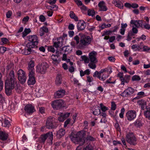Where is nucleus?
<instances>
[{"instance_id":"nucleus-20","label":"nucleus","mask_w":150,"mask_h":150,"mask_svg":"<svg viewBox=\"0 0 150 150\" xmlns=\"http://www.w3.org/2000/svg\"><path fill=\"white\" fill-rule=\"evenodd\" d=\"M130 80V76H129L126 75H125L124 77H123L120 80L121 81V84L124 85L125 83H128Z\"/></svg>"},{"instance_id":"nucleus-38","label":"nucleus","mask_w":150,"mask_h":150,"mask_svg":"<svg viewBox=\"0 0 150 150\" xmlns=\"http://www.w3.org/2000/svg\"><path fill=\"white\" fill-rule=\"evenodd\" d=\"M83 150H93V148L91 145L89 144L84 146Z\"/></svg>"},{"instance_id":"nucleus-11","label":"nucleus","mask_w":150,"mask_h":150,"mask_svg":"<svg viewBox=\"0 0 150 150\" xmlns=\"http://www.w3.org/2000/svg\"><path fill=\"white\" fill-rule=\"evenodd\" d=\"M28 40L34 46L37 45L38 42L37 37L36 35H29L28 36Z\"/></svg>"},{"instance_id":"nucleus-30","label":"nucleus","mask_w":150,"mask_h":150,"mask_svg":"<svg viewBox=\"0 0 150 150\" xmlns=\"http://www.w3.org/2000/svg\"><path fill=\"white\" fill-rule=\"evenodd\" d=\"M134 123L135 126L137 127H140L143 125L142 121L139 120H136Z\"/></svg>"},{"instance_id":"nucleus-54","label":"nucleus","mask_w":150,"mask_h":150,"mask_svg":"<svg viewBox=\"0 0 150 150\" xmlns=\"http://www.w3.org/2000/svg\"><path fill=\"white\" fill-rule=\"evenodd\" d=\"M74 1L78 6L82 5V2L80 0H74Z\"/></svg>"},{"instance_id":"nucleus-29","label":"nucleus","mask_w":150,"mask_h":150,"mask_svg":"<svg viewBox=\"0 0 150 150\" xmlns=\"http://www.w3.org/2000/svg\"><path fill=\"white\" fill-rule=\"evenodd\" d=\"M62 83V77L61 75L58 74L57 76L56 80L55 83L57 85H59Z\"/></svg>"},{"instance_id":"nucleus-18","label":"nucleus","mask_w":150,"mask_h":150,"mask_svg":"<svg viewBox=\"0 0 150 150\" xmlns=\"http://www.w3.org/2000/svg\"><path fill=\"white\" fill-rule=\"evenodd\" d=\"M62 39L60 38H57L56 41H54V47H61L62 45Z\"/></svg>"},{"instance_id":"nucleus-55","label":"nucleus","mask_w":150,"mask_h":150,"mask_svg":"<svg viewBox=\"0 0 150 150\" xmlns=\"http://www.w3.org/2000/svg\"><path fill=\"white\" fill-rule=\"evenodd\" d=\"M108 75H107L105 76H104V75H103L102 77H101L100 76H98V78L102 81H104L108 77Z\"/></svg>"},{"instance_id":"nucleus-45","label":"nucleus","mask_w":150,"mask_h":150,"mask_svg":"<svg viewBox=\"0 0 150 150\" xmlns=\"http://www.w3.org/2000/svg\"><path fill=\"white\" fill-rule=\"evenodd\" d=\"M133 36V35H132V32L131 31H129L128 34L127 40L128 41H130L132 39V37Z\"/></svg>"},{"instance_id":"nucleus-40","label":"nucleus","mask_w":150,"mask_h":150,"mask_svg":"<svg viewBox=\"0 0 150 150\" xmlns=\"http://www.w3.org/2000/svg\"><path fill=\"white\" fill-rule=\"evenodd\" d=\"M88 15L89 16H93L95 14V11L93 9H88Z\"/></svg>"},{"instance_id":"nucleus-12","label":"nucleus","mask_w":150,"mask_h":150,"mask_svg":"<svg viewBox=\"0 0 150 150\" xmlns=\"http://www.w3.org/2000/svg\"><path fill=\"white\" fill-rule=\"evenodd\" d=\"M25 111L28 114H30L35 110L34 107L31 104L26 105L24 108Z\"/></svg>"},{"instance_id":"nucleus-57","label":"nucleus","mask_w":150,"mask_h":150,"mask_svg":"<svg viewBox=\"0 0 150 150\" xmlns=\"http://www.w3.org/2000/svg\"><path fill=\"white\" fill-rule=\"evenodd\" d=\"M1 40L2 42L4 44H7L8 42V40L6 38H2Z\"/></svg>"},{"instance_id":"nucleus-2","label":"nucleus","mask_w":150,"mask_h":150,"mask_svg":"<svg viewBox=\"0 0 150 150\" xmlns=\"http://www.w3.org/2000/svg\"><path fill=\"white\" fill-rule=\"evenodd\" d=\"M85 133L84 131L79 132L75 134H72L70 136L71 141L75 144H79L76 150H81V146L84 143Z\"/></svg>"},{"instance_id":"nucleus-10","label":"nucleus","mask_w":150,"mask_h":150,"mask_svg":"<svg viewBox=\"0 0 150 150\" xmlns=\"http://www.w3.org/2000/svg\"><path fill=\"white\" fill-rule=\"evenodd\" d=\"M136 112L134 110H130L128 111L126 114L127 119L129 120H132L134 119L136 117Z\"/></svg>"},{"instance_id":"nucleus-52","label":"nucleus","mask_w":150,"mask_h":150,"mask_svg":"<svg viewBox=\"0 0 150 150\" xmlns=\"http://www.w3.org/2000/svg\"><path fill=\"white\" fill-rule=\"evenodd\" d=\"M39 19L41 22H43L45 21L46 18L43 15H41L39 17Z\"/></svg>"},{"instance_id":"nucleus-6","label":"nucleus","mask_w":150,"mask_h":150,"mask_svg":"<svg viewBox=\"0 0 150 150\" xmlns=\"http://www.w3.org/2000/svg\"><path fill=\"white\" fill-rule=\"evenodd\" d=\"M127 142L130 144L134 145L136 144V139L134 135L132 133L128 134L126 138Z\"/></svg>"},{"instance_id":"nucleus-44","label":"nucleus","mask_w":150,"mask_h":150,"mask_svg":"<svg viewBox=\"0 0 150 150\" xmlns=\"http://www.w3.org/2000/svg\"><path fill=\"white\" fill-rule=\"evenodd\" d=\"M71 80L73 82L74 85H80V84L79 83V81L76 78H71Z\"/></svg>"},{"instance_id":"nucleus-41","label":"nucleus","mask_w":150,"mask_h":150,"mask_svg":"<svg viewBox=\"0 0 150 150\" xmlns=\"http://www.w3.org/2000/svg\"><path fill=\"white\" fill-rule=\"evenodd\" d=\"M96 63L91 62L89 63L88 64V67L92 69H95L96 67V66L95 64Z\"/></svg>"},{"instance_id":"nucleus-53","label":"nucleus","mask_w":150,"mask_h":150,"mask_svg":"<svg viewBox=\"0 0 150 150\" xmlns=\"http://www.w3.org/2000/svg\"><path fill=\"white\" fill-rule=\"evenodd\" d=\"M71 120V119L69 118L68 119L66 120L64 123V127H66L67 125L69 124V122H70Z\"/></svg>"},{"instance_id":"nucleus-22","label":"nucleus","mask_w":150,"mask_h":150,"mask_svg":"<svg viewBox=\"0 0 150 150\" xmlns=\"http://www.w3.org/2000/svg\"><path fill=\"white\" fill-rule=\"evenodd\" d=\"M53 137V135L52 132L47 133V143L49 145H51L52 144Z\"/></svg>"},{"instance_id":"nucleus-23","label":"nucleus","mask_w":150,"mask_h":150,"mask_svg":"<svg viewBox=\"0 0 150 150\" xmlns=\"http://www.w3.org/2000/svg\"><path fill=\"white\" fill-rule=\"evenodd\" d=\"M133 51L148 52L150 50L149 47H132Z\"/></svg>"},{"instance_id":"nucleus-62","label":"nucleus","mask_w":150,"mask_h":150,"mask_svg":"<svg viewBox=\"0 0 150 150\" xmlns=\"http://www.w3.org/2000/svg\"><path fill=\"white\" fill-rule=\"evenodd\" d=\"M115 126L117 129V130L118 131H120V127L119 126V124L118 123L116 122L115 125Z\"/></svg>"},{"instance_id":"nucleus-43","label":"nucleus","mask_w":150,"mask_h":150,"mask_svg":"<svg viewBox=\"0 0 150 150\" xmlns=\"http://www.w3.org/2000/svg\"><path fill=\"white\" fill-rule=\"evenodd\" d=\"M100 107L102 111L103 112H105L108 110V108L104 106L102 103L100 104Z\"/></svg>"},{"instance_id":"nucleus-3","label":"nucleus","mask_w":150,"mask_h":150,"mask_svg":"<svg viewBox=\"0 0 150 150\" xmlns=\"http://www.w3.org/2000/svg\"><path fill=\"white\" fill-rule=\"evenodd\" d=\"M18 80L22 84L25 83L26 81V76L25 72L22 69H19L17 72Z\"/></svg>"},{"instance_id":"nucleus-19","label":"nucleus","mask_w":150,"mask_h":150,"mask_svg":"<svg viewBox=\"0 0 150 150\" xmlns=\"http://www.w3.org/2000/svg\"><path fill=\"white\" fill-rule=\"evenodd\" d=\"M112 3L116 7L120 9H122L123 8V4L119 0H114L112 2Z\"/></svg>"},{"instance_id":"nucleus-28","label":"nucleus","mask_w":150,"mask_h":150,"mask_svg":"<svg viewBox=\"0 0 150 150\" xmlns=\"http://www.w3.org/2000/svg\"><path fill=\"white\" fill-rule=\"evenodd\" d=\"M45 33H47V27L46 26H43L40 28L39 31L40 35L42 36L45 34Z\"/></svg>"},{"instance_id":"nucleus-59","label":"nucleus","mask_w":150,"mask_h":150,"mask_svg":"<svg viewBox=\"0 0 150 150\" xmlns=\"http://www.w3.org/2000/svg\"><path fill=\"white\" fill-rule=\"evenodd\" d=\"M144 26V28L147 30H149L150 28V25L148 23H145Z\"/></svg>"},{"instance_id":"nucleus-47","label":"nucleus","mask_w":150,"mask_h":150,"mask_svg":"<svg viewBox=\"0 0 150 150\" xmlns=\"http://www.w3.org/2000/svg\"><path fill=\"white\" fill-rule=\"evenodd\" d=\"M125 110L124 108H121L120 112L119 114V116L121 118H123V117Z\"/></svg>"},{"instance_id":"nucleus-17","label":"nucleus","mask_w":150,"mask_h":150,"mask_svg":"<svg viewBox=\"0 0 150 150\" xmlns=\"http://www.w3.org/2000/svg\"><path fill=\"white\" fill-rule=\"evenodd\" d=\"M65 93V91L64 90L60 89L55 93L54 96L56 98H61L64 95Z\"/></svg>"},{"instance_id":"nucleus-25","label":"nucleus","mask_w":150,"mask_h":150,"mask_svg":"<svg viewBox=\"0 0 150 150\" xmlns=\"http://www.w3.org/2000/svg\"><path fill=\"white\" fill-rule=\"evenodd\" d=\"M77 26L78 30H82L85 28V24L84 22H79L78 23Z\"/></svg>"},{"instance_id":"nucleus-56","label":"nucleus","mask_w":150,"mask_h":150,"mask_svg":"<svg viewBox=\"0 0 150 150\" xmlns=\"http://www.w3.org/2000/svg\"><path fill=\"white\" fill-rule=\"evenodd\" d=\"M74 40L76 41L77 45L79 43L80 39L79 38L78 35H77L74 37Z\"/></svg>"},{"instance_id":"nucleus-13","label":"nucleus","mask_w":150,"mask_h":150,"mask_svg":"<svg viewBox=\"0 0 150 150\" xmlns=\"http://www.w3.org/2000/svg\"><path fill=\"white\" fill-rule=\"evenodd\" d=\"M130 23L132 25H133V26L137 28L142 27L143 24V23L142 21L131 20Z\"/></svg>"},{"instance_id":"nucleus-27","label":"nucleus","mask_w":150,"mask_h":150,"mask_svg":"<svg viewBox=\"0 0 150 150\" xmlns=\"http://www.w3.org/2000/svg\"><path fill=\"white\" fill-rule=\"evenodd\" d=\"M138 103L141 106V108L142 110H144L146 107V102L143 100H139L138 102Z\"/></svg>"},{"instance_id":"nucleus-58","label":"nucleus","mask_w":150,"mask_h":150,"mask_svg":"<svg viewBox=\"0 0 150 150\" xmlns=\"http://www.w3.org/2000/svg\"><path fill=\"white\" fill-rule=\"evenodd\" d=\"M48 50H50V51H51L52 52H54L55 51H56L57 50V47H55V49L54 48V47H48Z\"/></svg>"},{"instance_id":"nucleus-21","label":"nucleus","mask_w":150,"mask_h":150,"mask_svg":"<svg viewBox=\"0 0 150 150\" xmlns=\"http://www.w3.org/2000/svg\"><path fill=\"white\" fill-rule=\"evenodd\" d=\"M65 133V130L63 129H61L59 130L57 133V137L58 138H60L64 136Z\"/></svg>"},{"instance_id":"nucleus-16","label":"nucleus","mask_w":150,"mask_h":150,"mask_svg":"<svg viewBox=\"0 0 150 150\" xmlns=\"http://www.w3.org/2000/svg\"><path fill=\"white\" fill-rule=\"evenodd\" d=\"M98 6L99 8L100 11H105L108 10L106 4L104 1H102L100 2L98 4Z\"/></svg>"},{"instance_id":"nucleus-36","label":"nucleus","mask_w":150,"mask_h":150,"mask_svg":"<svg viewBox=\"0 0 150 150\" xmlns=\"http://www.w3.org/2000/svg\"><path fill=\"white\" fill-rule=\"evenodd\" d=\"M144 114L146 117L150 120V108H148L146 111H145Z\"/></svg>"},{"instance_id":"nucleus-48","label":"nucleus","mask_w":150,"mask_h":150,"mask_svg":"<svg viewBox=\"0 0 150 150\" xmlns=\"http://www.w3.org/2000/svg\"><path fill=\"white\" fill-rule=\"evenodd\" d=\"M114 30L112 31H108L107 32L108 34H109L110 33H112V32H116L117 30L119 28V27L117 25H116L115 26L114 28Z\"/></svg>"},{"instance_id":"nucleus-7","label":"nucleus","mask_w":150,"mask_h":150,"mask_svg":"<svg viewBox=\"0 0 150 150\" xmlns=\"http://www.w3.org/2000/svg\"><path fill=\"white\" fill-rule=\"evenodd\" d=\"M64 103V102L63 100L59 99L53 102L51 105L54 109L57 110L61 108Z\"/></svg>"},{"instance_id":"nucleus-60","label":"nucleus","mask_w":150,"mask_h":150,"mask_svg":"<svg viewBox=\"0 0 150 150\" xmlns=\"http://www.w3.org/2000/svg\"><path fill=\"white\" fill-rule=\"evenodd\" d=\"M6 47H0V53L3 54L6 50Z\"/></svg>"},{"instance_id":"nucleus-51","label":"nucleus","mask_w":150,"mask_h":150,"mask_svg":"<svg viewBox=\"0 0 150 150\" xmlns=\"http://www.w3.org/2000/svg\"><path fill=\"white\" fill-rule=\"evenodd\" d=\"M111 110H115L116 108V105L115 103L114 102H112L111 103Z\"/></svg>"},{"instance_id":"nucleus-63","label":"nucleus","mask_w":150,"mask_h":150,"mask_svg":"<svg viewBox=\"0 0 150 150\" xmlns=\"http://www.w3.org/2000/svg\"><path fill=\"white\" fill-rule=\"evenodd\" d=\"M74 32L73 31H69L68 32V34L70 37H72L74 35Z\"/></svg>"},{"instance_id":"nucleus-24","label":"nucleus","mask_w":150,"mask_h":150,"mask_svg":"<svg viewBox=\"0 0 150 150\" xmlns=\"http://www.w3.org/2000/svg\"><path fill=\"white\" fill-rule=\"evenodd\" d=\"M8 135L5 132L0 131V139L3 141L6 140L8 137Z\"/></svg>"},{"instance_id":"nucleus-32","label":"nucleus","mask_w":150,"mask_h":150,"mask_svg":"<svg viewBox=\"0 0 150 150\" xmlns=\"http://www.w3.org/2000/svg\"><path fill=\"white\" fill-rule=\"evenodd\" d=\"M47 139V133L42 134L40 138L41 142L44 143Z\"/></svg>"},{"instance_id":"nucleus-34","label":"nucleus","mask_w":150,"mask_h":150,"mask_svg":"<svg viewBox=\"0 0 150 150\" xmlns=\"http://www.w3.org/2000/svg\"><path fill=\"white\" fill-rule=\"evenodd\" d=\"M2 126L4 127H8L11 125L10 122L8 120H4V122L2 123Z\"/></svg>"},{"instance_id":"nucleus-61","label":"nucleus","mask_w":150,"mask_h":150,"mask_svg":"<svg viewBox=\"0 0 150 150\" xmlns=\"http://www.w3.org/2000/svg\"><path fill=\"white\" fill-rule=\"evenodd\" d=\"M72 50V47H66V49L65 50V52H67L68 53H70Z\"/></svg>"},{"instance_id":"nucleus-5","label":"nucleus","mask_w":150,"mask_h":150,"mask_svg":"<svg viewBox=\"0 0 150 150\" xmlns=\"http://www.w3.org/2000/svg\"><path fill=\"white\" fill-rule=\"evenodd\" d=\"M91 41V39L89 36H86L84 35H83L80 40L81 45H88L90 44Z\"/></svg>"},{"instance_id":"nucleus-31","label":"nucleus","mask_w":150,"mask_h":150,"mask_svg":"<svg viewBox=\"0 0 150 150\" xmlns=\"http://www.w3.org/2000/svg\"><path fill=\"white\" fill-rule=\"evenodd\" d=\"M81 58L82 60L86 64L89 63V61H90L89 58L86 55H84L81 56Z\"/></svg>"},{"instance_id":"nucleus-33","label":"nucleus","mask_w":150,"mask_h":150,"mask_svg":"<svg viewBox=\"0 0 150 150\" xmlns=\"http://www.w3.org/2000/svg\"><path fill=\"white\" fill-rule=\"evenodd\" d=\"M58 115L59 116L58 118V120L60 122H63L65 119L63 116V113L62 112L58 113Z\"/></svg>"},{"instance_id":"nucleus-42","label":"nucleus","mask_w":150,"mask_h":150,"mask_svg":"<svg viewBox=\"0 0 150 150\" xmlns=\"http://www.w3.org/2000/svg\"><path fill=\"white\" fill-rule=\"evenodd\" d=\"M100 112V110L99 109L98 107H97L96 108V109H95L93 111V113L95 115H98Z\"/></svg>"},{"instance_id":"nucleus-15","label":"nucleus","mask_w":150,"mask_h":150,"mask_svg":"<svg viewBox=\"0 0 150 150\" xmlns=\"http://www.w3.org/2000/svg\"><path fill=\"white\" fill-rule=\"evenodd\" d=\"M34 62L32 60H31L28 63V69L29 73H35V69L34 68Z\"/></svg>"},{"instance_id":"nucleus-4","label":"nucleus","mask_w":150,"mask_h":150,"mask_svg":"<svg viewBox=\"0 0 150 150\" xmlns=\"http://www.w3.org/2000/svg\"><path fill=\"white\" fill-rule=\"evenodd\" d=\"M47 63L46 62H43L41 65L37 66L36 70V72L42 74H44L47 70Z\"/></svg>"},{"instance_id":"nucleus-14","label":"nucleus","mask_w":150,"mask_h":150,"mask_svg":"<svg viewBox=\"0 0 150 150\" xmlns=\"http://www.w3.org/2000/svg\"><path fill=\"white\" fill-rule=\"evenodd\" d=\"M35 73H29V79L28 80V85H33L35 84L36 81L34 75Z\"/></svg>"},{"instance_id":"nucleus-1","label":"nucleus","mask_w":150,"mask_h":150,"mask_svg":"<svg viewBox=\"0 0 150 150\" xmlns=\"http://www.w3.org/2000/svg\"><path fill=\"white\" fill-rule=\"evenodd\" d=\"M17 81L14 72L11 70L5 82V91L8 95H10L11 90L14 89L17 85Z\"/></svg>"},{"instance_id":"nucleus-64","label":"nucleus","mask_w":150,"mask_h":150,"mask_svg":"<svg viewBox=\"0 0 150 150\" xmlns=\"http://www.w3.org/2000/svg\"><path fill=\"white\" fill-rule=\"evenodd\" d=\"M93 80V78L92 77L88 76L87 77V81L88 82H91Z\"/></svg>"},{"instance_id":"nucleus-39","label":"nucleus","mask_w":150,"mask_h":150,"mask_svg":"<svg viewBox=\"0 0 150 150\" xmlns=\"http://www.w3.org/2000/svg\"><path fill=\"white\" fill-rule=\"evenodd\" d=\"M132 31H131L132 32V35H134V34H136L138 33V30L137 29V27H136L134 26H132Z\"/></svg>"},{"instance_id":"nucleus-35","label":"nucleus","mask_w":150,"mask_h":150,"mask_svg":"<svg viewBox=\"0 0 150 150\" xmlns=\"http://www.w3.org/2000/svg\"><path fill=\"white\" fill-rule=\"evenodd\" d=\"M70 17L72 19H74L75 21H77L78 20V18L76 16L74 12L72 11H71L70 12Z\"/></svg>"},{"instance_id":"nucleus-8","label":"nucleus","mask_w":150,"mask_h":150,"mask_svg":"<svg viewBox=\"0 0 150 150\" xmlns=\"http://www.w3.org/2000/svg\"><path fill=\"white\" fill-rule=\"evenodd\" d=\"M97 53L96 52L93 51L88 54L90 61L91 62L97 63L98 60L97 59Z\"/></svg>"},{"instance_id":"nucleus-49","label":"nucleus","mask_w":150,"mask_h":150,"mask_svg":"<svg viewBox=\"0 0 150 150\" xmlns=\"http://www.w3.org/2000/svg\"><path fill=\"white\" fill-rule=\"evenodd\" d=\"M52 122H50L47 124V128L51 129L55 127Z\"/></svg>"},{"instance_id":"nucleus-46","label":"nucleus","mask_w":150,"mask_h":150,"mask_svg":"<svg viewBox=\"0 0 150 150\" xmlns=\"http://www.w3.org/2000/svg\"><path fill=\"white\" fill-rule=\"evenodd\" d=\"M132 80L133 81H139L141 80V78L139 76L135 75L132 76Z\"/></svg>"},{"instance_id":"nucleus-9","label":"nucleus","mask_w":150,"mask_h":150,"mask_svg":"<svg viewBox=\"0 0 150 150\" xmlns=\"http://www.w3.org/2000/svg\"><path fill=\"white\" fill-rule=\"evenodd\" d=\"M134 89L131 87H128L125 89L121 94L123 97H128L132 95L134 92Z\"/></svg>"},{"instance_id":"nucleus-26","label":"nucleus","mask_w":150,"mask_h":150,"mask_svg":"<svg viewBox=\"0 0 150 150\" xmlns=\"http://www.w3.org/2000/svg\"><path fill=\"white\" fill-rule=\"evenodd\" d=\"M26 48L25 47L22 51V53L25 55H27L30 54L32 50L30 47H27Z\"/></svg>"},{"instance_id":"nucleus-50","label":"nucleus","mask_w":150,"mask_h":150,"mask_svg":"<svg viewBox=\"0 0 150 150\" xmlns=\"http://www.w3.org/2000/svg\"><path fill=\"white\" fill-rule=\"evenodd\" d=\"M29 19V17L28 16H26L24 17L22 21V22L24 23H25L28 22Z\"/></svg>"},{"instance_id":"nucleus-37","label":"nucleus","mask_w":150,"mask_h":150,"mask_svg":"<svg viewBox=\"0 0 150 150\" xmlns=\"http://www.w3.org/2000/svg\"><path fill=\"white\" fill-rule=\"evenodd\" d=\"M56 55L53 54L51 56L52 59L54 61H56L57 60L59 54V51L57 50L56 52Z\"/></svg>"}]
</instances>
